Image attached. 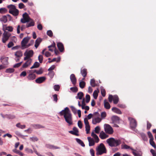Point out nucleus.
I'll use <instances>...</instances> for the list:
<instances>
[{
    "label": "nucleus",
    "mask_w": 156,
    "mask_h": 156,
    "mask_svg": "<svg viewBox=\"0 0 156 156\" xmlns=\"http://www.w3.org/2000/svg\"><path fill=\"white\" fill-rule=\"evenodd\" d=\"M40 66V64L39 62H34L33 66L30 67L31 69L37 68Z\"/></svg>",
    "instance_id": "obj_35"
},
{
    "label": "nucleus",
    "mask_w": 156,
    "mask_h": 156,
    "mask_svg": "<svg viewBox=\"0 0 156 156\" xmlns=\"http://www.w3.org/2000/svg\"><path fill=\"white\" fill-rule=\"evenodd\" d=\"M34 52L32 50H30L28 51H26L24 54L25 57L24 58V60L26 61L27 59H31V57H32L33 55Z\"/></svg>",
    "instance_id": "obj_7"
},
{
    "label": "nucleus",
    "mask_w": 156,
    "mask_h": 156,
    "mask_svg": "<svg viewBox=\"0 0 156 156\" xmlns=\"http://www.w3.org/2000/svg\"><path fill=\"white\" fill-rule=\"evenodd\" d=\"M27 61L24 63L22 66L23 68H26L28 66H30L32 62V59H29L27 60Z\"/></svg>",
    "instance_id": "obj_14"
},
{
    "label": "nucleus",
    "mask_w": 156,
    "mask_h": 156,
    "mask_svg": "<svg viewBox=\"0 0 156 156\" xmlns=\"http://www.w3.org/2000/svg\"><path fill=\"white\" fill-rule=\"evenodd\" d=\"M26 26H25L24 25H22V26L20 27V25H18L17 26V33L19 34L20 33V28L21 30V31H23L24 29L25 28H26Z\"/></svg>",
    "instance_id": "obj_23"
},
{
    "label": "nucleus",
    "mask_w": 156,
    "mask_h": 156,
    "mask_svg": "<svg viewBox=\"0 0 156 156\" xmlns=\"http://www.w3.org/2000/svg\"><path fill=\"white\" fill-rule=\"evenodd\" d=\"M47 34L50 37H51L53 36V33L51 30L47 31Z\"/></svg>",
    "instance_id": "obj_56"
},
{
    "label": "nucleus",
    "mask_w": 156,
    "mask_h": 156,
    "mask_svg": "<svg viewBox=\"0 0 156 156\" xmlns=\"http://www.w3.org/2000/svg\"><path fill=\"white\" fill-rule=\"evenodd\" d=\"M23 55V52L20 50L17 51L14 53V55L16 58H21L22 56Z\"/></svg>",
    "instance_id": "obj_19"
},
{
    "label": "nucleus",
    "mask_w": 156,
    "mask_h": 156,
    "mask_svg": "<svg viewBox=\"0 0 156 156\" xmlns=\"http://www.w3.org/2000/svg\"><path fill=\"white\" fill-rule=\"evenodd\" d=\"M53 98V101H55V102H57L58 101V95L56 94H55L52 95Z\"/></svg>",
    "instance_id": "obj_52"
},
{
    "label": "nucleus",
    "mask_w": 156,
    "mask_h": 156,
    "mask_svg": "<svg viewBox=\"0 0 156 156\" xmlns=\"http://www.w3.org/2000/svg\"><path fill=\"white\" fill-rule=\"evenodd\" d=\"M27 75V73L25 71L22 72L20 74V76L25 77Z\"/></svg>",
    "instance_id": "obj_64"
},
{
    "label": "nucleus",
    "mask_w": 156,
    "mask_h": 156,
    "mask_svg": "<svg viewBox=\"0 0 156 156\" xmlns=\"http://www.w3.org/2000/svg\"><path fill=\"white\" fill-rule=\"evenodd\" d=\"M10 13L12 14L14 16H16L19 14V11L17 9H16L15 10H13V11H10Z\"/></svg>",
    "instance_id": "obj_26"
},
{
    "label": "nucleus",
    "mask_w": 156,
    "mask_h": 156,
    "mask_svg": "<svg viewBox=\"0 0 156 156\" xmlns=\"http://www.w3.org/2000/svg\"><path fill=\"white\" fill-rule=\"evenodd\" d=\"M86 84V83L83 81H81L79 83L80 87L81 88H83L84 87Z\"/></svg>",
    "instance_id": "obj_42"
},
{
    "label": "nucleus",
    "mask_w": 156,
    "mask_h": 156,
    "mask_svg": "<svg viewBox=\"0 0 156 156\" xmlns=\"http://www.w3.org/2000/svg\"><path fill=\"white\" fill-rule=\"evenodd\" d=\"M101 92L102 95L104 97H105L106 94V92L105 89L103 88H101Z\"/></svg>",
    "instance_id": "obj_50"
},
{
    "label": "nucleus",
    "mask_w": 156,
    "mask_h": 156,
    "mask_svg": "<svg viewBox=\"0 0 156 156\" xmlns=\"http://www.w3.org/2000/svg\"><path fill=\"white\" fill-rule=\"evenodd\" d=\"M30 140L32 141H37L38 140V139L37 137H33L30 138Z\"/></svg>",
    "instance_id": "obj_55"
},
{
    "label": "nucleus",
    "mask_w": 156,
    "mask_h": 156,
    "mask_svg": "<svg viewBox=\"0 0 156 156\" xmlns=\"http://www.w3.org/2000/svg\"><path fill=\"white\" fill-rule=\"evenodd\" d=\"M99 136L102 139H104L109 137V136L106 134L103 131H101V132Z\"/></svg>",
    "instance_id": "obj_16"
},
{
    "label": "nucleus",
    "mask_w": 156,
    "mask_h": 156,
    "mask_svg": "<svg viewBox=\"0 0 156 156\" xmlns=\"http://www.w3.org/2000/svg\"><path fill=\"white\" fill-rule=\"evenodd\" d=\"M70 90L74 92H76L78 90V89L76 87H73L70 88Z\"/></svg>",
    "instance_id": "obj_49"
},
{
    "label": "nucleus",
    "mask_w": 156,
    "mask_h": 156,
    "mask_svg": "<svg viewBox=\"0 0 156 156\" xmlns=\"http://www.w3.org/2000/svg\"><path fill=\"white\" fill-rule=\"evenodd\" d=\"M55 43L54 42H53V43L51 45L48 46V48H49V51L52 52L53 50V49L52 48H55Z\"/></svg>",
    "instance_id": "obj_32"
},
{
    "label": "nucleus",
    "mask_w": 156,
    "mask_h": 156,
    "mask_svg": "<svg viewBox=\"0 0 156 156\" xmlns=\"http://www.w3.org/2000/svg\"><path fill=\"white\" fill-rule=\"evenodd\" d=\"M129 120L130 121V126L132 129H134L137 126L136 121L132 118L129 117Z\"/></svg>",
    "instance_id": "obj_9"
},
{
    "label": "nucleus",
    "mask_w": 156,
    "mask_h": 156,
    "mask_svg": "<svg viewBox=\"0 0 156 156\" xmlns=\"http://www.w3.org/2000/svg\"><path fill=\"white\" fill-rule=\"evenodd\" d=\"M71 108L72 111L74 114L76 113V109L74 107H73V106H71Z\"/></svg>",
    "instance_id": "obj_61"
},
{
    "label": "nucleus",
    "mask_w": 156,
    "mask_h": 156,
    "mask_svg": "<svg viewBox=\"0 0 156 156\" xmlns=\"http://www.w3.org/2000/svg\"><path fill=\"white\" fill-rule=\"evenodd\" d=\"M112 111L117 114H121L122 112L118 108L116 107H113L112 109Z\"/></svg>",
    "instance_id": "obj_25"
},
{
    "label": "nucleus",
    "mask_w": 156,
    "mask_h": 156,
    "mask_svg": "<svg viewBox=\"0 0 156 156\" xmlns=\"http://www.w3.org/2000/svg\"><path fill=\"white\" fill-rule=\"evenodd\" d=\"M30 39L29 37H24L23 39L21 42V46L22 47L24 48L26 46V44L28 42Z\"/></svg>",
    "instance_id": "obj_10"
},
{
    "label": "nucleus",
    "mask_w": 156,
    "mask_h": 156,
    "mask_svg": "<svg viewBox=\"0 0 156 156\" xmlns=\"http://www.w3.org/2000/svg\"><path fill=\"white\" fill-rule=\"evenodd\" d=\"M7 11V9L5 8H1L0 9V13L4 14L6 13Z\"/></svg>",
    "instance_id": "obj_43"
},
{
    "label": "nucleus",
    "mask_w": 156,
    "mask_h": 156,
    "mask_svg": "<svg viewBox=\"0 0 156 156\" xmlns=\"http://www.w3.org/2000/svg\"><path fill=\"white\" fill-rule=\"evenodd\" d=\"M5 116L9 119H13L15 118V116L14 115L11 114H6L5 115Z\"/></svg>",
    "instance_id": "obj_38"
},
{
    "label": "nucleus",
    "mask_w": 156,
    "mask_h": 156,
    "mask_svg": "<svg viewBox=\"0 0 156 156\" xmlns=\"http://www.w3.org/2000/svg\"><path fill=\"white\" fill-rule=\"evenodd\" d=\"M61 115H63L66 122L70 126L73 124V117L69 108L66 107L59 113Z\"/></svg>",
    "instance_id": "obj_1"
},
{
    "label": "nucleus",
    "mask_w": 156,
    "mask_h": 156,
    "mask_svg": "<svg viewBox=\"0 0 156 156\" xmlns=\"http://www.w3.org/2000/svg\"><path fill=\"white\" fill-rule=\"evenodd\" d=\"M71 80L74 85H75L76 83V79L74 74H72L70 76Z\"/></svg>",
    "instance_id": "obj_18"
},
{
    "label": "nucleus",
    "mask_w": 156,
    "mask_h": 156,
    "mask_svg": "<svg viewBox=\"0 0 156 156\" xmlns=\"http://www.w3.org/2000/svg\"><path fill=\"white\" fill-rule=\"evenodd\" d=\"M85 129L86 131V133L87 134L89 133L90 132V126L89 125H85Z\"/></svg>",
    "instance_id": "obj_46"
},
{
    "label": "nucleus",
    "mask_w": 156,
    "mask_h": 156,
    "mask_svg": "<svg viewBox=\"0 0 156 156\" xmlns=\"http://www.w3.org/2000/svg\"><path fill=\"white\" fill-rule=\"evenodd\" d=\"M5 29L9 32H12L13 30V28L12 26H8L5 27Z\"/></svg>",
    "instance_id": "obj_47"
},
{
    "label": "nucleus",
    "mask_w": 156,
    "mask_h": 156,
    "mask_svg": "<svg viewBox=\"0 0 156 156\" xmlns=\"http://www.w3.org/2000/svg\"><path fill=\"white\" fill-rule=\"evenodd\" d=\"M106 142L109 146L111 147H116L121 144V140L119 139H115L114 138L111 137L108 139Z\"/></svg>",
    "instance_id": "obj_2"
},
{
    "label": "nucleus",
    "mask_w": 156,
    "mask_h": 156,
    "mask_svg": "<svg viewBox=\"0 0 156 156\" xmlns=\"http://www.w3.org/2000/svg\"><path fill=\"white\" fill-rule=\"evenodd\" d=\"M20 9L24 8L25 7V5L22 3H20L18 5Z\"/></svg>",
    "instance_id": "obj_58"
},
{
    "label": "nucleus",
    "mask_w": 156,
    "mask_h": 156,
    "mask_svg": "<svg viewBox=\"0 0 156 156\" xmlns=\"http://www.w3.org/2000/svg\"><path fill=\"white\" fill-rule=\"evenodd\" d=\"M90 84L93 87H94L97 86L95 83V81L94 79H91L90 80Z\"/></svg>",
    "instance_id": "obj_36"
},
{
    "label": "nucleus",
    "mask_w": 156,
    "mask_h": 156,
    "mask_svg": "<svg viewBox=\"0 0 156 156\" xmlns=\"http://www.w3.org/2000/svg\"><path fill=\"white\" fill-rule=\"evenodd\" d=\"M22 63V62H19V63H18L15 64V65H14L13 67L14 68H18V67H20L21 66Z\"/></svg>",
    "instance_id": "obj_62"
},
{
    "label": "nucleus",
    "mask_w": 156,
    "mask_h": 156,
    "mask_svg": "<svg viewBox=\"0 0 156 156\" xmlns=\"http://www.w3.org/2000/svg\"><path fill=\"white\" fill-rule=\"evenodd\" d=\"M41 41L42 40L41 38H37L36 40L34 45V46L36 48H37Z\"/></svg>",
    "instance_id": "obj_28"
},
{
    "label": "nucleus",
    "mask_w": 156,
    "mask_h": 156,
    "mask_svg": "<svg viewBox=\"0 0 156 156\" xmlns=\"http://www.w3.org/2000/svg\"><path fill=\"white\" fill-rule=\"evenodd\" d=\"M113 123H115L116 121H119V118L116 116H113L112 118Z\"/></svg>",
    "instance_id": "obj_31"
},
{
    "label": "nucleus",
    "mask_w": 156,
    "mask_h": 156,
    "mask_svg": "<svg viewBox=\"0 0 156 156\" xmlns=\"http://www.w3.org/2000/svg\"><path fill=\"white\" fill-rule=\"evenodd\" d=\"M152 126L151 123L149 122L148 121H147V130H149Z\"/></svg>",
    "instance_id": "obj_57"
},
{
    "label": "nucleus",
    "mask_w": 156,
    "mask_h": 156,
    "mask_svg": "<svg viewBox=\"0 0 156 156\" xmlns=\"http://www.w3.org/2000/svg\"><path fill=\"white\" fill-rule=\"evenodd\" d=\"M14 71V69L13 68H9L5 70L6 73H11Z\"/></svg>",
    "instance_id": "obj_45"
},
{
    "label": "nucleus",
    "mask_w": 156,
    "mask_h": 156,
    "mask_svg": "<svg viewBox=\"0 0 156 156\" xmlns=\"http://www.w3.org/2000/svg\"><path fill=\"white\" fill-rule=\"evenodd\" d=\"M60 87L58 85H55L54 86V88L55 90L58 91L59 90Z\"/></svg>",
    "instance_id": "obj_53"
},
{
    "label": "nucleus",
    "mask_w": 156,
    "mask_h": 156,
    "mask_svg": "<svg viewBox=\"0 0 156 156\" xmlns=\"http://www.w3.org/2000/svg\"><path fill=\"white\" fill-rule=\"evenodd\" d=\"M86 101L87 103H88L90 100V97L89 94H87L86 96Z\"/></svg>",
    "instance_id": "obj_54"
},
{
    "label": "nucleus",
    "mask_w": 156,
    "mask_h": 156,
    "mask_svg": "<svg viewBox=\"0 0 156 156\" xmlns=\"http://www.w3.org/2000/svg\"><path fill=\"white\" fill-rule=\"evenodd\" d=\"M119 100V98L118 96L116 95L114 96L113 101L114 104H117Z\"/></svg>",
    "instance_id": "obj_39"
},
{
    "label": "nucleus",
    "mask_w": 156,
    "mask_h": 156,
    "mask_svg": "<svg viewBox=\"0 0 156 156\" xmlns=\"http://www.w3.org/2000/svg\"><path fill=\"white\" fill-rule=\"evenodd\" d=\"M114 97L112 95H110L108 97V100L109 102H111L112 100H113Z\"/></svg>",
    "instance_id": "obj_60"
},
{
    "label": "nucleus",
    "mask_w": 156,
    "mask_h": 156,
    "mask_svg": "<svg viewBox=\"0 0 156 156\" xmlns=\"http://www.w3.org/2000/svg\"><path fill=\"white\" fill-rule=\"evenodd\" d=\"M154 138L150 139L149 140L150 143V144L155 148H156V145L155 143L153 141Z\"/></svg>",
    "instance_id": "obj_37"
},
{
    "label": "nucleus",
    "mask_w": 156,
    "mask_h": 156,
    "mask_svg": "<svg viewBox=\"0 0 156 156\" xmlns=\"http://www.w3.org/2000/svg\"><path fill=\"white\" fill-rule=\"evenodd\" d=\"M100 128L99 126H96L94 129V131L95 133H99L100 131Z\"/></svg>",
    "instance_id": "obj_51"
},
{
    "label": "nucleus",
    "mask_w": 156,
    "mask_h": 156,
    "mask_svg": "<svg viewBox=\"0 0 156 156\" xmlns=\"http://www.w3.org/2000/svg\"><path fill=\"white\" fill-rule=\"evenodd\" d=\"M36 76L34 73H30L27 76V79L29 80H33L36 78Z\"/></svg>",
    "instance_id": "obj_17"
},
{
    "label": "nucleus",
    "mask_w": 156,
    "mask_h": 156,
    "mask_svg": "<svg viewBox=\"0 0 156 156\" xmlns=\"http://www.w3.org/2000/svg\"><path fill=\"white\" fill-rule=\"evenodd\" d=\"M76 142L80 144L82 147H85V145L83 142L80 139L78 138H76Z\"/></svg>",
    "instance_id": "obj_40"
},
{
    "label": "nucleus",
    "mask_w": 156,
    "mask_h": 156,
    "mask_svg": "<svg viewBox=\"0 0 156 156\" xmlns=\"http://www.w3.org/2000/svg\"><path fill=\"white\" fill-rule=\"evenodd\" d=\"M104 105L105 108L107 109H109L111 107L110 104L106 100L104 101Z\"/></svg>",
    "instance_id": "obj_27"
},
{
    "label": "nucleus",
    "mask_w": 156,
    "mask_h": 156,
    "mask_svg": "<svg viewBox=\"0 0 156 156\" xmlns=\"http://www.w3.org/2000/svg\"><path fill=\"white\" fill-rule=\"evenodd\" d=\"M78 125L80 128L81 129L82 128L83 125L81 121L79 120L78 121Z\"/></svg>",
    "instance_id": "obj_63"
},
{
    "label": "nucleus",
    "mask_w": 156,
    "mask_h": 156,
    "mask_svg": "<svg viewBox=\"0 0 156 156\" xmlns=\"http://www.w3.org/2000/svg\"><path fill=\"white\" fill-rule=\"evenodd\" d=\"M98 95V92L96 90L94 91L93 94V96L94 98L95 99H97Z\"/></svg>",
    "instance_id": "obj_48"
},
{
    "label": "nucleus",
    "mask_w": 156,
    "mask_h": 156,
    "mask_svg": "<svg viewBox=\"0 0 156 156\" xmlns=\"http://www.w3.org/2000/svg\"><path fill=\"white\" fill-rule=\"evenodd\" d=\"M16 126L17 127L21 129H23L25 128L26 127V126L25 125H21L20 123H17L16 124Z\"/></svg>",
    "instance_id": "obj_41"
},
{
    "label": "nucleus",
    "mask_w": 156,
    "mask_h": 156,
    "mask_svg": "<svg viewBox=\"0 0 156 156\" xmlns=\"http://www.w3.org/2000/svg\"><path fill=\"white\" fill-rule=\"evenodd\" d=\"M96 153L97 155H101L103 154L107 153V149L103 143H101L96 148Z\"/></svg>",
    "instance_id": "obj_3"
},
{
    "label": "nucleus",
    "mask_w": 156,
    "mask_h": 156,
    "mask_svg": "<svg viewBox=\"0 0 156 156\" xmlns=\"http://www.w3.org/2000/svg\"><path fill=\"white\" fill-rule=\"evenodd\" d=\"M1 62L4 65H7L8 64V58L7 57L2 58Z\"/></svg>",
    "instance_id": "obj_22"
},
{
    "label": "nucleus",
    "mask_w": 156,
    "mask_h": 156,
    "mask_svg": "<svg viewBox=\"0 0 156 156\" xmlns=\"http://www.w3.org/2000/svg\"><path fill=\"white\" fill-rule=\"evenodd\" d=\"M7 7L9 9V12L10 13V11H13V10H15L16 9L15 6L14 5L11 4L7 6Z\"/></svg>",
    "instance_id": "obj_24"
},
{
    "label": "nucleus",
    "mask_w": 156,
    "mask_h": 156,
    "mask_svg": "<svg viewBox=\"0 0 156 156\" xmlns=\"http://www.w3.org/2000/svg\"><path fill=\"white\" fill-rule=\"evenodd\" d=\"M46 80L45 76L39 77L35 80V82L37 83H41L44 82Z\"/></svg>",
    "instance_id": "obj_13"
},
{
    "label": "nucleus",
    "mask_w": 156,
    "mask_h": 156,
    "mask_svg": "<svg viewBox=\"0 0 156 156\" xmlns=\"http://www.w3.org/2000/svg\"><path fill=\"white\" fill-rule=\"evenodd\" d=\"M87 139L89 141V145L90 146H91L94 145L95 142L94 140L90 137H88Z\"/></svg>",
    "instance_id": "obj_20"
},
{
    "label": "nucleus",
    "mask_w": 156,
    "mask_h": 156,
    "mask_svg": "<svg viewBox=\"0 0 156 156\" xmlns=\"http://www.w3.org/2000/svg\"><path fill=\"white\" fill-rule=\"evenodd\" d=\"M106 113L105 112H102L101 114V119H105L106 116Z\"/></svg>",
    "instance_id": "obj_44"
},
{
    "label": "nucleus",
    "mask_w": 156,
    "mask_h": 156,
    "mask_svg": "<svg viewBox=\"0 0 156 156\" xmlns=\"http://www.w3.org/2000/svg\"><path fill=\"white\" fill-rule=\"evenodd\" d=\"M0 20L4 23H6L7 21V16H3L0 18Z\"/></svg>",
    "instance_id": "obj_34"
},
{
    "label": "nucleus",
    "mask_w": 156,
    "mask_h": 156,
    "mask_svg": "<svg viewBox=\"0 0 156 156\" xmlns=\"http://www.w3.org/2000/svg\"><path fill=\"white\" fill-rule=\"evenodd\" d=\"M11 35V34L7 31H5L3 34L2 37V42L5 43L9 39Z\"/></svg>",
    "instance_id": "obj_8"
},
{
    "label": "nucleus",
    "mask_w": 156,
    "mask_h": 156,
    "mask_svg": "<svg viewBox=\"0 0 156 156\" xmlns=\"http://www.w3.org/2000/svg\"><path fill=\"white\" fill-rule=\"evenodd\" d=\"M57 47L61 52H62L64 51V48L63 44L61 42H58L57 43Z\"/></svg>",
    "instance_id": "obj_15"
},
{
    "label": "nucleus",
    "mask_w": 156,
    "mask_h": 156,
    "mask_svg": "<svg viewBox=\"0 0 156 156\" xmlns=\"http://www.w3.org/2000/svg\"><path fill=\"white\" fill-rule=\"evenodd\" d=\"M104 130L106 133L109 134H112L114 132L112 127L108 124H105Z\"/></svg>",
    "instance_id": "obj_6"
},
{
    "label": "nucleus",
    "mask_w": 156,
    "mask_h": 156,
    "mask_svg": "<svg viewBox=\"0 0 156 156\" xmlns=\"http://www.w3.org/2000/svg\"><path fill=\"white\" fill-rule=\"evenodd\" d=\"M38 59L39 60V62L41 63L42 62L43 60V57L42 55H39L38 57Z\"/></svg>",
    "instance_id": "obj_59"
},
{
    "label": "nucleus",
    "mask_w": 156,
    "mask_h": 156,
    "mask_svg": "<svg viewBox=\"0 0 156 156\" xmlns=\"http://www.w3.org/2000/svg\"><path fill=\"white\" fill-rule=\"evenodd\" d=\"M80 73L82 76L83 77L82 80L85 79V78L87 76V70L86 68L81 69Z\"/></svg>",
    "instance_id": "obj_11"
},
{
    "label": "nucleus",
    "mask_w": 156,
    "mask_h": 156,
    "mask_svg": "<svg viewBox=\"0 0 156 156\" xmlns=\"http://www.w3.org/2000/svg\"><path fill=\"white\" fill-rule=\"evenodd\" d=\"M29 23H27L26 24V28H28L30 27L34 26L35 24V23L34 21L33 20L31 19L30 20L29 22Z\"/></svg>",
    "instance_id": "obj_21"
},
{
    "label": "nucleus",
    "mask_w": 156,
    "mask_h": 156,
    "mask_svg": "<svg viewBox=\"0 0 156 156\" xmlns=\"http://www.w3.org/2000/svg\"><path fill=\"white\" fill-rule=\"evenodd\" d=\"M31 20L28 14L25 12L23 15V18L21 19V22L23 23H28Z\"/></svg>",
    "instance_id": "obj_5"
},
{
    "label": "nucleus",
    "mask_w": 156,
    "mask_h": 156,
    "mask_svg": "<svg viewBox=\"0 0 156 156\" xmlns=\"http://www.w3.org/2000/svg\"><path fill=\"white\" fill-rule=\"evenodd\" d=\"M32 126L36 129H41L44 128V127L39 124H35L32 125Z\"/></svg>",
    "instance_id": "obj_30"
},
{
    "label": "nucleus",
    "mask_w": 156,
    "mask_h": 156,
    "mask_svg": "<svg viewBox=\"0 0 156 156\" xmlns=\"http://www.w3.org/2000/svg\"><path fill=\"white\" fill-rule=\"evenodd\" d=\"M100 114L95 112L93 113L94 118L92 119V122L93 124L95 125L97 123L100 122L101 121V119L100 117Z\"/></svg>",
    "instance_id": "obj_4"
},
{
    "label": "nucleus",
    "mask_w": 156,
    "mask_h": 156,
    "mask_svg": "<svg viewBox=\"0 0 156 156\" xmlns=\"http://www.w3.org/2000/svg\"><path fill=\"white\" fill-rule=\"evenodd\" d=\"M77 96L76 97V98L79 99L80 100L82 99V98L83 96V94L82 92H79L77 94Z\"/></svg>",
    "instance_id": "obj_33"
},
{
    "label": "nucleus",
    "mask_w": 156,
    "mask_h": 156,
    "mask_svg": "<svg viewBox=\"0 0 156 156\" xmlns=\"http://www.w3.org/2000/svg\"><path fill=\"white\" fill-rule=\"evenodd\" d=\"M73 131L71 130L69 131V133L76 136H79V134L78 133L79 131L77 128L74 127L73 128Z\"/></svg>",
    "instance_id": "obj_12"
},
{
    "label": "nucleus",
    "mask_w": 156,
    "mask_h": 156,
    "mask_svg": "<svg viewBox=\"0 0 156 156\" xmlns=\"http://www.w3.org/2000/svg\"><path fill=\"white\" fill-rule=\"evenodd\" d=\"M46 147L47 148L51 149H60V147L54 146V145L50 144H48L46 145Z\"/></svg>",
    "instance_id": "obj_29"
}]
</instances>
